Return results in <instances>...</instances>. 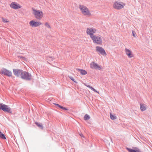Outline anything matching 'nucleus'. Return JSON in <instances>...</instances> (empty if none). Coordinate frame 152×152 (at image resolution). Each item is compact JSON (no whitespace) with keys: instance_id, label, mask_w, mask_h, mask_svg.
Listing matches in <instances>:
<instances>
[{"instance_id":"1","label":"nucleus","mask_w":152,"mask_h":152,"mask_svg":"<svg viewBox=\"0 0 152 152\" xmlns=\"http://www.w3.org/2000/svg\"><path fill=\"white\" fill-rule=\"evenodd\" d=\"M32 13L36 19L40 20L43 18L44 14L42 10H38L34 8H32Z\"/></svg>"},{"instance_id":"2","label":"nucleus","mask_w":152,"mask_h":152,"mask_svg":"<svg viewBox=\"0 0 152 152\" xmlns=\"http://www.w3.org/2000/svg\"><path fill=\"white\" fill-rule=\"evenodd\" d=\"M79 8L83 15L87 17H90L91 15L90 10L86 6L81 5L79 6Z\"/></svg>"},{"instance_id":"3","label":"nucleus","mask_w":152,"mask_h":152,"mask_svg":"<svg viewBox=\"0 0 152 152\" xmlns=\"http://www.w3.org/2000/svg\"><path fill=\"white\" fill-rule=\"evenodd\" d=\"M92 40L94 43L99 44L102 45V40L100 36L94 35L91 38Z\"/></svg>"},{"instance_id":"4","label":"nucleus","mask_w":152,"mask_h":152,"mask_svg":"<svg viewBox=\"0 0 152 152\" xmlns=\"http://www.w3.org/2000/svg\"><path fill=\"white\" fill-rule=\"evenodd\" d=\"M125 5V4L122 2L116 1L114 3L113 7L115 9L120 10L123 8Z\"/></svg>"},{"instance_id":"5","label":"nucleus","mask_w":152,"mask_h":152,"mask_svg":"<svg viewBox=\"0 0 152 152\" xmlns=\"http://www.w3.org/2000/svg\"><path fill=\"white\" fill-rule=\"evenodd\" d=\"M21 77L26 80H30L31 79V76L28 73L26 72H23L21 74Z\"/></svg>"},{"instance_id":"6","label":"nucleus","mask_w":152,"mask_h":152,"mask_svg":"<svg viewBox=\"0 0 152 152\" xmlns=\"http://www.w3.org/2000/svg\"><path fill=\"white\" fill-rule=\"evenodd\" d=\"M96 31L95 28H88L86 29V33L87 34L90 35L91 38L94 35H95L94 34L95 33Z\"/></svg>"},{"instance_id":"7","label":"nucleus","mask_w":152,"mask_h":152,"mask_svg":"<svg viewBox=\"0 0 152 152\" xmlns=\"http://www.w3.org/2000/svg\"><path fill=\"white\" fill-rule=\"evenodd\" d=\"M90 67L92 69L99 70L102 69V67L101 66L98 65L94 62H92L90 64Z\"/></svg>"},{"instance_id":"8","label":"nucleus","mask_w":152,"mask_h":152,"mask_svg":"<svg viewBox=\"0 0 152 152\" xmlns=\"http://www.w3.org/2000/svg\"><path fill=\"white\" fill-rule=\"evenodd\" d=\"M0 109L5 112H7L10 113H12L11 110L10 108L7 105L2 104H0Z\"/></svg>"},{"instance_id":"9","label":"nucleus","mask_w":152,"mask_h":152,"mask_svg":"<svg viewBox=\"0 0 152 152\" xmlns=\"http://www.w3.org/2000/svg\"><path fill=\"white\" fill-rule=\"evenodd\" d=\"M29 25L32 27H38L42 24V23L34 20H31L29 23Z\"/></svg>"},{"instance_id":"10","label":"nucleus","mask_w":152,"mask_h":152,"mask_svg":"<svg viewBox=\"0 0 152 152\" xmlns=\"http://www.w3.org/2000/svg\"><path fill=\"white\" fill-rule=\"evenodd\" d=\"M96 51L97 52L100 53L103 56H106L107 53L105 50L102 47L97 46L96 47Z\"/></svg>"},{"instance_id":"11","label":"nucleus","mask_w":152,"mask_h":152,"mask_svg":"<svg viewBox=\"0 0 152 152\" xmlns=\"http://www.w3.org/2000/svg\"><path fill=\"white\" fill-rule=\"evenodd\" d=\"M0 73L2 75H4L8 77H11L12 75V73L10 71L4 68L2 69Z\"/></svg>"},{"instance_id":"12","label":"nucleus","mask_w":152,"mask_h":152,"mask_svg":"<svg viewBox=\"0 0 152 152\" xmlns=\"http://www.w3.org/2000/svg\"><path fill=\"white\" fill-rule=\"evenodd\" d=\"M10 7L16 10L22 8V6L16 2H12L10 5Z\"/></svg>"},{"instance_id":"13","label":"nucleus","mask_w":152,"mask_h":152,"mask_svg":"<svg viewBox=\"0 0 152 152\" xmlns=\"http://www.w3.org/2000/svg\"><path fill=\"white\" fill-rule=\"evenodd\" d=\"M125 52L126 55L129 58H131L134 57V55L130 50L127 48H125Z\"/></svg>"},{"instance_id":"14","label":"nucleus","mask_w":152,"mask_h":152,"mask_svg":"<svg viewBox=\"0 0 152 152\" xmlns=\"http://www.w3.org/2000/svg\"><path fill=\"white\" fill-rule=\"evenodd\" d=\"M13 70L14 74L17 76H19L22 72V71L20 70L13 69Z\"/></svg>"},{"instance_id":"15","label":"nucleus","mask_w":152,"mask_h":152,"mask_svg":"<svg viewBox=\"0 0 152 152\" xmlns=\"http://www.w3.org/2000/svg\"><path fill=\"white\" fill-rule=\"evenodd\" d=\"M140 110L142 111H145L146 110L147 107V106L143 103L140 104Z\"/></svg>"},{"instance_id":"16","label":"nucleus","mask_w":152,"mask_h":152,"mask_svg":"<svg viewBox=\"0 0 152 152\" xmlns=\"http://www.w3.org/2000/svg\"><path fill=\"white\" fill-rule=\"evenodd\" d=\"M81 75H84L87 74V72L85 70L81 69H78Z\"/></svg>"},{"instance_id":"17","label":"nucleus","mask_w":152,"mask_h":152,"mask_svg":"<svg viewBox=\"0 0 152 152\" xmlns=\"http://www.w3.org/2000/svg\"><path fill=\"white\" fill-rule=\"evenodd\" d=\"M86 86H87L88 87L90 88L91 89L94 91L95 92L97 93H98V94H99V92L97 91L95 89L93 88L91 86L89 85H86Z\"/></svg>"},{"instance_id":"18","label":"nucleus","mask_w":152,"mask_h":152,"mask_svg":"<svg viewBox=\"0 0 152 152\" xmlns=\"http://www.w3.org/2000/svg\"><path fill=\"white\" fill-rule=\"evenodd\" d=\"M35 124L38 126L40 127L41 129H43V126L41 124L37 122H36Z\"/></svg>"},{"instance_id":"19","label":"nucleus","mask_w":152,"mask_h":152,"mask_svg":"<svg viewBox=\"0 0 152 152\" xmlns=\"http://www.w3.org/2000/svg\"><path fill=\"white\" fill-rule=\"evenodd\" d=\"M0 137L3 139H6V138L4 135L0 132Z\"/></svg>"},{"instance_id":"20","label":"nucleus","mask_w":152,"mask_h":152,"mask_svg":"<svg viewBox=\"0 0 152 152\" xmlns=\"http://www.w3.org/2000/svg\"><path fill=\"white\" fill-rule=\"evenodd\" d=\"M110 118L113 120H115L116 118V116L112 115L111 113H110Z\"/></svg>"},{"instance_id":"21","label":"nucleus","mask_w":152,"mask_h":152,"mask_svg":"<svg viewBox=\"0 0 152 152\" xmlns=\"http://www.w3.org/2000/svg\"><path fill=\"white\" fill-rule=\"evenodd\" d=\"M2 19L3 22L4 23H8L9 22V20L8 19L5 18H2Z\"/></svg>"},{"instance_id":"22","label":"nucleus","mask_w":152,"mask_h":152,"mask_svg":"<svg viewBox=\"0 0 152 152\" xmlns=\"http://www.w3.org/2000/svg\"><path fill=\"white\" fill-rule=\"evenodd\" d=\"M126 149L129 152H136L137 151V149L136 150H135L128 148H127Z\"/></svg>"},{"instance_id":"23","label":"nucleus","mask_w":152,"mask_h":152,"mask_svg":"<svg viewBox=\"0 0 152 152\" xmlns=\"http://www.w3.org/2000/svg\"><path fill=\"white\" fill-rule=\"evenodd\" d=\"M90 118V117L89 115L87 114H86L84 117V119L85 120H88Z\"/></svg>"},{"instance_id":"24","label":"nucleus","mask_w":152,"mask_h":152,"mask_svg":"<svg viewBox=\"0 0 152 152\" xmlns=\"http://www.w3.org/2000/svg\"><path fill=\"white\" fill-rule=\"evenodd\" d=\"M55 105H57L58 106V107H60V108H61V109H62L63 110H67L65 108L62 107V106H61V105H59L58 104H55Z\"/></svg>"},{"instance_id":"25","label":"nucleus","mask_w":152,"mask_h":152,"mask_svg":"<svg viewBox=\"0 0 152 152\" xmlns=\"http://www.w3.org/2000/svg\"><path fill=\"white\" fill-rule=\"evenodd\" d=\"M45 26L48 28H51L50 26L48 23H45Z\"/></svg>"},{"instance_id":"26","label":"nucleus","mask_w":152,"mask_h":152,"mask_svg":"<svg viewBox=\"0 0 152 152\" xmlns=\"http://www.w3.org/2000/svg\"><path fill=\"white\" fill-rule=\"evenodd\" d=\"M132 35L133 36L135 37H136V32L134 31H132Z\"/></svg>"},{"instance_id":"27","label":"nucleus","mask_w":152,"mask_h":152,"mask_svg":"<svg viewBox=\"0 0 152 152\" xmlns=\"http://www.w3.org/2000/svg\"><path fill=\"white\" fill-rule=\"evenodd\" d=\"M69 77L72 81H73L74 82H75V81L73 77L71 76H69Z\"/></svg>"},{"instance_id":"28","label":"nucleus","mask_w":152,"mask_h":152,"mask_svg":"<svg viewBox=\"0 0 152 152\" xmlns=\"http://www.w3.org/2000/svg\"><path fill=\"white\" fill-rule=\"evenodd\" d=\"M136 152H140V150L137 149V151Z\"/></svg>"}]
</instances>
